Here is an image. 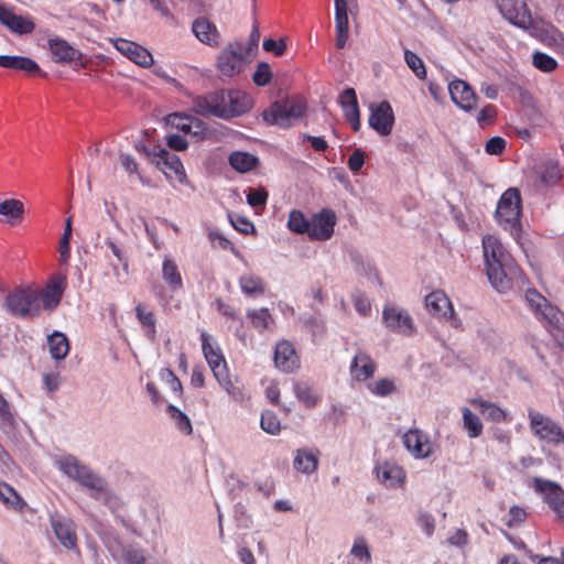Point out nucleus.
<instances>
[{
	"instance_id": "1",
	"label": "nucleus",
	"mask_w": 564,
	"mask_h": 564,
	"mask_svg": "<svg viewBox=\"0 0 564 564\" xmlns=\"http://www.w3.org/2000/svg\"><path fill=\"white\" fill-rule=\"evenodd\" d=\"M481 245L486 274L492 288L503 293L513 282H523L522 270L497 236H484Z\"/></svg>"
},
{
	"instance_id": "2",
	"label": "nucleus",
	"mask_w": 564,
	"mask_h": 564,
	"mask_svg": "<svg viewBox=\"0 0 564 564\" xmlns=\"http://www.w3.org/2000/svg\"><path fill=\"white\" fill-rule=\"evenodd\" d=\"M193 106L197 113L229 119L247 112L251 98L240 90H218L196 97Z\"/></svg>"
},
{
	"instance_id": "3",
	"label": "nucleus",
	"mask_w": 564,
	"mask_h": 564,
	"mask_svg": "<svg viewBox=\"0 0 564 564\" xmlns=\"http://www.w3.org/2000/svg\"><path fill=\"white\" fill-rule=\"evenodd\" d=\"M521 197L517 188H508L500 197L496 219L500 227L508 230L513 237H518L521 231Z\"/></svg>"
},
{
	"instance_id": "4",
	"label": "nucleus",
	"mask_w": 564,
	"mask_h": 564,
	"mask_svg": "<svg viewBox=\"0 0 564 564\" xmlns=\"http://www.w3.org/2000/svg\"><path fill=\"white\" fill-rule=\"evenodd\" d=\"M306 109L302 98L292 97L273 102L263 111V120L280 128H289L301 118Z\"/></svg>"
},
{
	"instance_id": "5",
	"label": "nucleus",
	"mask_w": 564,
	"mask_h": 564,
	"mask_svg": "<svg viewBox=\"0 0 564 564\" xmlns=\"http://www.w3.org/2000/svg\"><path fill=\"white\" fill-rule=\"evenodd\" d=\"M4 308L9 314L20 318H34L40 315L39 296L33 288H17L4 300Z\"/></svg>"
},
{
	"instance_id": "6",
	"label": "nucleus",
	"mask_w": 564,
	"mask_h": 564,
	"mask_svg": "<svg viewBox=\"0 0 564 564\" xmlns=\"http://www.w3.org/2000/svg\"><path fill=\"white\" fill-rule=\"evenodd\" d=\"M54 465L69 479L78 482L88 491L100 479V475L76 456L66 454L54 459Z\"/></svg>"
},
{
	"instance_id": "7",
	"label": "nucleus",
	"mask_w": 564,
	"mask_h": 564,
	"mask_svg": "<svg viewBox=\"0 0 564 564\" xmlns=\"http://www.w3.org/2000/svg\"><path fill=\"white\" fill-rule=\"evenodd\" d=\"M502 17L514 26L538 34L543 21H534L524 0H497Z\"/></svg>"
},
{
	"instance_id": "8",
	"label": "nucleus",
	"mask_w": 564,
	"mask_h": 564,
	"mask_svg": "<svg viewBox=\"0 0 564 564\" xmlns=\"http://www.w3.org/2000/svg\"><path fill=\"white\" fill-rule=\"evenodd\" d=\"M528 416L530 429L539 440L554 446L564 443V431L557 422L532 409L529 410Z\"/></svg>"
},
{
	"instance_id": "9",
	"label": "nucleus",
	"mask_w": 564,
	"mask_h": 564,
	"mask_svg": "<svg viewBox=\"0 0 564 564\" xmlns=\"http://www.w3.org/2000/svg\"><path fill=\"white\" fill-rule=\"evenodd\" d=\"M532 487L556 517L564 520V489L557 482L540 477L533 479Z\"/></svg>"
},
{
	"instance_id": "10",
	"label": "nucleus",
	"mask_w": 564,
	"mask_h": 564,
	"mask_svg": "<svg viewBox=\"0 0 564 564\" xmlns=\"http://www.w3.org/2000/svg\"><path fill=\"white\" fill-rule=\"evenodd\" d=\"M382 321L384 326L395 334L412 336L415 332L413 318L402 307L386 305L382 311Z\"/></svg>"
},
{
	"instance_id": "11",
	"label": "nucleus",
	"mask_w": 564,
	"mask_h": 564,
	"mask_svg": "<svg viewBox=\"0 0 564 564\" xmlns=\"http://www.w3.org/2000/svg\"><path fill=\"white\" fill-rule=\"evenodd\" d=\"M402 443L415 459L429 458L435 452V445L430 435L420 429L406 431L402 436Z\"/></svg>"
},
{
	"instance_id": "12",
	"label": "nucleus",
	"mask_w": 564,
	"mask_h": 564,
	"mask_svg": "<svg viewBox=\"0 0 564 564\" xmlns=\"http://www.w3.org/2000/svg\"><path fill=\"white\" fill-rule=\"evenodd\" d=\"M245 65L242 45L240 43L228 44L218 55L217 67L221 75L232 77L239 74Z\"/></svg>"
},
{
	"instance_id": "13",
	"label": "nucleus",
	"mask_w": 564,
	"mask_h": 564,
	"mask_svg": "<svg viewBox=\"0 0 564 564\" xmlns=\"http://www.w3.org/2000/svg\"><path fill=\"white\" fill-rule=\"evenodd\" d=\"M336 215L329 208L314 214L310 219L308 237L311 240L325 241L332 238L336 225Z\"/></svg>"
},
{
	"instance_id": "14",
	"label": "nucleus",
	"mask_w": 564,
	"mask_h": 564,
	"mask_svg": "<svg viewBox=\"0 0 564 564\" xmlns=\"http://www.w3.org/2000/svg\"><path fill=\"white\" fill-rule=\"evenodd\" d=\"M369 126L380 135H389L394 123V115L391 105L388 101H381L379 105L370 106Z\"/></svg>"
},
{
	"instance_id": "15",
	"label": "nucleus",
	"mask_w": 564,
	"mask_h": 564,
	"mask_svg": "<svg viewBox=\"0 0 564 564\" xmlns=\"http://www.w3.org/2000/svg\"><path fill=\"white\" fill-rule=\"evenodd\" d=\"M152 162L165 174L167 178L183 182L186 177L180 158L165 149H160L153 154Z\"/></svg>"
},
{
	"instance_id": "16",
	"label": "nucleus",
	"mask_w": 564,
	"mask_h": 564,
	"mask_svg": "<svg viewBox=\"0 0 564 564\" xmlns=\"http://www.w3.org/2000/svg\"><path fill=\"white\" fill-rule=\"evenodd\" d=\"M448 91L452 101L464 111L470 112L476 108L478 97L466 82L462 79L451 82Z\"/></svg>"
},
{
	"instance_id": "17",
	"label": "nucleus",
	"mask_w": 564,
	"mask_h": 564,
	"mask_svg": "<svg viewBox=\"0 0 564 564\" xmlns=\"http://www.w3.org/2000/svg\"><path fill=\"white\" fill-rule=\"evenodd\" d=\"M113 46L122 55L127 56L141 67H149L154 62L152 54L145 47L135 42L128 41L126 39H117L113 42Z\"/></svg>"
},
{
	"instance_id": "18",
	"label": "nucleus",
	"mask_w": 564,
	"mask_h": 564,
	"mask_svg": "<svg viewBox=\"0 0 564 564\" xmlns=\"http://www.w3.org/2000/svg\"><path fill=\"white\" fill-rule=\"evenodd\" d=\"M65 279L56 276L50 281L45 288L37 290L35 294L39 296V303L47 311H53L61 302L64 292Z\"/></svg>"
},
{
	"instance_id": "19",
	"label": "nucleus",
	"mask_w": 564,
	"mask_h": 564,
	"mask_svg": "<svg viewBox=\"0 0 564 564\" xmlns=\"http://www.w3.org/2000/svg\"><path fill=\"white\" fill-rule=\"evenodd\" d=\"M200 339L204 357L210 367L214 377L216 378L217 376L226 372L228 370L227 364L219 347L210 343V336L206 332L200 333Z\"/></svg>"
},
{
	"instance_id": "20",
	"label": "nucleus",
	"mask_w": 564,
	"mask_h": 564,
	"mask_svg": "<svg viewBox=\"0 0 564 564\" xmlns=\"http://www.w3.org/2000/svg\"><path fill=\"white\" fill-rule=\"evenodd\" d=\"M0 23L17 34H29L35 29L32 19L15 14L2 3H0Z\"/></svg>"
},
{
	"instance_id": "21",
	"label": "nucleus",
	"mask_w": 564,
	"mask_h": 564,
	"mask_svg": "<svg viewBox=\"0 0 564 564\" xmlns=\"http://www.w3.org/2000/svg\"><path fill=\"white\" fill-rule=\"evenodd\" d=\"M274 362L275 366L284 372H292L299 367V358L290 341L282 340L276 344L274 350Z\"/></svg>"
},
{
	"instance_id": "22",
	"label": "nucleus",
	"mask_w": 564,
	"mask_h": 564,
	"mask_svg": "<svg viewBox=\"0 0 564 564\" xmlns=\"http://www.w3.org/2000/svg\"><path fill=\"white\" fill-rule=\"evenodd\" d=\"M425 307L436 317L447 318L453 315V306L448 296L441 290L433 291L425 296Z\"/></svg>"
},
{
	"instance_id": "23",
	"label": "nucleus",
	"mask_w": 564,
	"mask_h": 564,
	"mask_svg": "<svg viewBox=\"0 0 564 564\" xmlns=\"http://www.w3.org/2000/svg\"><path fill=\"white\" fill-rule=\"evenodd\" d=\"M377 477L386 487L395 488L400 486L405 478V473L401 466L392 462H383L376 468Z\"/></svg>"
},
{
	"instance_id": "24",
	"label": "nucleus",
	"mask_w": 564,
	"mask_h": 564,
	"mask_svg": "<svg viewBox=\"0 0 564 564\" xmlns=\"http://www.w3.org/2000/svg\"><path fill=\"white\" fill-rule=\"evenodd\" d=\"M377 365L371 357L359 350L351 360L350 375L358 381H365L373 376Z\"/></svg>"
},
{
	"instance_id": "25",
	"label": "nucleus",
	"mask_w": 564,
	"mask_h": 564,
	"mask_svg": "<svg viewBox=\"0 0 564 564\" xmlns=\"http://www.w3.org/2000/svg\"><path fill=\"white\" fill-rule=\"evenodd\" d=\"M88 492L90 498L101 501L111 510L121 506L120 498L109 488L104 477H100Z\"/></svg>"
},
{
	"instance_id": "26",
	"label": "nucleus",
	"mask_w": 564,
	"mask_h": 564,
	"mask_svg": "<svg viewBox=\"0 0 564 564\" xmlns=\"http://www.w3.org/2000/svg\"><path fill=\"white\" fill-rule=\"evenodd\" d=\"M193 32L204 44L216 46L219 44V33L216 25L205 18L196 19L193 23Z\"/></svg>"
},
{
	"instance_id": "27",
	"label": "nucleus",
	"mask_w": 564,
	"mask_h": 564,
	"mask_svg": "<svg viewBox=\"0 0 564 564\" xmlns=\"http://www.w3.org/2000/svg\"><path fill=\"white\" fill-rule=\"evenodd\" d=\"M0 67L21 70L30 75L41 73L35 61L30 57L19 55H0Z\"/></svg>"
},
{
	"instance_id": "28",
	"label": "nucleus",
	"mask_w": 564,
	"mask_h": 564,
	"mask_svg": "<svg viewBox=\"0 0 564 564\" xmlns=\"http://www.w3.org/2000/svg\"><path fill=\"white\" fill-rule=\"evenodd\" d=\"M48 47L56 63H70L80 57V53L62 39H51Z\"/></svg>"
},
{
	"instance_id": "29",
	"label": "nucleus",
	"mask_w": 564,
	"mask_h": 564,
	"mask_svg": "<svg viewBox=\"0 0 564 564\" xmlns=\"http://www.w3.org/2000/svg\"><path fill=\"white\" fill-rule=\"evenodd\" d=\"M215 379L234 401L243 403L250 399L245 386L240 384L237 379L232 380L229 377L228 370L217 376Z\"/></svg>"
},
{
	"instance_id": "30",
	"label": "nucleus",
	"mask_w": 564,
	"mask_h": 564,
	"mask_svg": "<svg viewBox=\"0 0 564 564\" xmlns=\"http://www.w3.org/2000/svg\"><path fill=\"white\" fill-rule=\"evenodd\" d=\"M52 528L58 541L68 550L77 547V538L70 521L52 520Z\"/></svg>"
},
{
	"instance_id": "31",
	"label": "nucleus",
	"mask_w": 564,
	"mask_h": 564,
	"mask_svg": "<svg viewBox=\"0 0 564 564\" xmlns=\"http://www.w3.org/2000/svg\"><path fill=\"white\" fill-rule=\"evenodd\" d=\"M162 278L172 292L183 289V279L174 260L165 257L162 263Z\"/></svg>"
},
{
	"instance_id": "32",
	"label": "nucleus",
	"mask_w": 564,
	"mask_h": 564,
	"mask_svg": "<svg viewBox=\"0 0 564 564\" xmlns=\"http://www.w3.org/2000/svg\"><path fill=\"white\" fill-rule=\"evenodd\" d=\"M293 391L297 400L308 409L317 406L322 400L321 393L308 382H295L293 384Z\"/></svg>"
},
{
	"instance_id": "33",
	"label": "nucleus",
	"mask_w": 564,
	"mask_h": 564,
	"mask_svg": "<svg viewBox=\"0 0 564 564\" xmlns=\"http://www.w3.org/2000/svg\"><path fill=\"white\" fill-rule=\"evenodd\" d=\"M239 286L247 296L263 295L265 292V282L261 276L253 273L242 274L239 278Z\"/></svg>"
},
{
	"instance_id": "34",
	"label": "nucleus",
	"mask_w": 564,
	"mask_h": 564,
	"mask_svg": "<svg viewBox=\"0 0 564 564\" xmlns=\"http://www.w3.org/2000/svg\"><path fill=\"white\" fill-rule=\"evenodd\" d=\"M47 345L53 359L63 360L69 352L68 339L66 335L61 332H54L50 335L47 338Z\"/></svg>"
},
{
	"instance_id": "35",
	"label": "nucleus",
	"mask_w": 564,
	"mask_h": 564,
	"mask_svg": "<svg viewBox=\"0 0 564 564\" xmlns=\"http://www.w3.org/2000/svg\"><path fill=\"white\" fill-rule=\"evenodd\" d=\"M0 500L7 508L19 512L26 507L25 500L7 482H0Z\"/></svg>"
},
{
	"instance_id": "36",
	"label": "nucleus",
	"mask_w": 564,
	"mask_h": 564,
	"mask_svg": "<svg viewBox=\"0 0 564 564\" xmlns=\"http://www.w3.org/2000/svg\"><path fill=\"white\" fill-rule=\"evenodd\" d=\"M258 162V158L249 152L236 151L229 155L230 166L239 173H247L253 170Z\"/></svg>"
},
{
	"instance_id": "37",
	"label": "nucleus",
	"mask_w": 564,
	"mask_h": 564,
	"mask_svg": "<svg viewBox=\"0 0 564 564\" xmlns=\"http://www.w3.org/2000/svg\"><path fill=\"white\" fill-rule=\"evenodd\" d=\"M135 315L139 323L143 327L144 335L147 336V338H149L150 340H154L156 335V319L153 312L148 310L145 305L138 304L135 306Z\"/></svg>"
},
{
	"instance_id": "38",
	"label": "nucleus",
	"mask_w": 564,
	"mask_h": 564,
	"mask_svg": "<svg viewBox=\"0 0 564 564\" xmlns=\"http://www.w3.org/2000/svg\"><path fill=\"white\" fill-rule=\"evenodd\" d=\"M294 468L303 474H312L318 465L317 456L306 449H297L293 462Z\"/></svg>"
},
{
	"instance_id": "39",
	"label": "nucleus",
	"mask_w": 564,
	"mask_h": 564,
	"mask_svg": "<svg viewBox=\"0 0 564 564\" xmlns=\"http://www.w3.org/2000/svg\"><path fill=\"white\" fill-rule=\"evenodd\" d=\"M24 205L22 202L10 198L0 203V215L8 218L9 224L15 225L22 220Z\"/></svg>"
},
{
	"instance_id": "40",
	"label": "nucleus",
	"mask_w": 564,
	"mask_h": 564,
	"mask_svg": "<svg viewBox=\"0 0 564 564\" xmlns=\"http://www.w3.org/2000/svg\"><path fill=\"white\" fill-rule=\"evenodd\" d=\"M471 404L477 406L481 414L494 422L510 421L507 412L497 404L485 400H473Z\"/></svg>"
},
{
	"instance_id": "41",
	"label": "nucleus",
	"mask_w": 564,
	"mask_h": 564,
	"mask_svg": "<svg viewBox=\"0 0 564 564\" xmlns=\"http://www.w3.org/2000/svg\"><path fill=\"white\" fill-rule=\"evenodd\" d=\"M352 263L357 274L365 276L369 281H372L379 285L381 284L379 273L369 260L362 258L359 254H355L352 257Z\"/></svg>"
},
{
	"instance_id": "42",
	"label": "nucleus",
	"mask_w": 564,
	"mask_h": 564,
	"mask_svg": "<svg viewBox=\"0 0 564 564\" xmlns=\"http://www.w3.org/2000/svg\"><path fill=\"white\" fill-rule=\"evenodd\" d=\"M536 35H540L544 41H547L550 45H553L564 54V34L558 29L544 22Z\"/></svg>"
},
{
	"instance_id": "43",
	"label": "nucleus",
	"mask_w": 564,
	"mask_h": 564,
	"mask_svg": "<svg viewBox=\"0 0 564 564\" xmlns=\"http://www.w3.org/2000/svg\"><path fill=\"white\" fill-rule=\"evenodd\" d=\"M536 318L543 322L549 329H557L562 323L563 315L557 307L546 302V305H543Z\"/></svg>"
},
{
	"instance_id": "44",
	"label": "nucleus",
	"mask_w": 564,
	"mask_h": 564,
	"mask_svg": "<svg viewBox=\"0 0 564 564\" xmlns=\"http://www.w3.org/2000/svg\"><path fill=\"white\" fill-rule=\"evenodd\" d=\"M463 425L470 438H476L482 433V423L478 415L468 408H462Z\"/></svg>"
},
{
	"instance_id": "45",
	"label": "nucleus",
	"mask_w": 564,
	"mask_h": 564,
	"mask_svg": "<svg viewBox=\"0 0 564 564\" xmlns=\"http://www.w3.org/2000/svg\"><path fill=\"white\" fill-rule=\"evenodd\" d=\"M336 46L344 48L349 34V22L347 12H335Z\"/></svg>"
},
{
	"instance_id": "46",
	"label": "nucleus",
	"mask_w": 564,
	"mask_h": 564,
	"mask_svg": "<svg viewBox=\"0 0 564 564\" xmlns=\"http://www.w3.org/2000/svg\"><path fill=\"white\" fill-rule=\"evenodd\" d=\"M349 554L364 564L371 563V552L367 540L364 536L354 539Z\"/></svg>"
},
{
	"instance_id": "47",
	"label": "nucleus",
	"mask_w": 564,
	"mask_h": 564,
	"mask_svg": "<svg viewBox=\"0 0 564 564\" xmlns=\"http://www.w3.org/2000/svg\"><path fill=\"white\" fill-rule=\"evenodd\" d=\"M541 182L546 186H553L562 178V169L560 163L550 160L545 163L543 171L540 175Z\"/></svg>"
},
{
	"instance_id": "48",
	"label": "nucleus",
	"mask_w": 564,
	"mask_h": 564,
	"mask_svg": "<svg viewBox=\"0 0 564 564\" xmlns=\"http://www.w3.org/2000/svg\"><path fill=\"white\" fill-rule=\"evenodd\" d=\"M288 228L295 234L308 235L310 229V219H306L304 214L301 210L293 209L289 214V219L286 224Z\"/></svg>"
},
{
	"instance_id": "49",
	"label": "nucleus",
	"mask_w": 564,
	"mask_h": 564,
	"mask_svg": "<svg viewBox=\"0 0 564 564\" xmlns=\"http://www.w3.org/2000/svg\"><path fill=\"white\" fill-rule=\"evenodd\" d=\"M247 315L251 319L253 327L259 332L268 329L273 321L269 310L265 307L249 310Z\"/></svg>"
},
{
	"instance_id": "50",
	"label": "nucleus",
	"mask_w": 564,
	"mask_h": 564,
	"mask_svg": "<svg viewBox=\"0 0 564 564\" xmlns=\"http://www.w3.org/2000/svg\"><path fill=\"white\" fill-rule=\"evenodd\" d=\"M532 65L543 73L554 72L558 63L555 58L543 52H534L532 55Z\"/></svg>"
},
{
	"instance_id": "51",
	"label": "nucleus",
	"mask_w": 564,
	"mask_h": 564,
	"mask_svg": "<svg viewBox=\"0 0 564 564\" xmlns=\"http://www.w3.org/2000/svg\"><path fill=\"white\" fill-rule=\"evenodd\" d=\"M167 412L181 432L186 435L192 433L193 427L191 420L184 412L172 404L167 406Z\"/></svg>"
},
{
	"instance_id": "52",
	"label": "nucleus",
	"mask_w": 564,
	"mask_h": 564,
	"mask_svg": "<svg viewBox=\"0 0 564 564\" xmlns=\"http://www.w3.org/2000/svg\"><path fill=\"white\" fill-rule=\"evenodd\" d=\"M404 61L409 68L420 79L426 78V68L421 57L410 50L404 51Z\"/></svg>"
},
{
	"instance_id": "53",
	"label": "nucleus",
	"mask_w": 564,
	"mask_h": 564,
	"mask_svg": "<svg viewBox=\"0 0 564 564\" xmlns=\"http://www.w3.org/2000/svg\"><path fill=\"white\" fill-rule=\"evenodd\" d=\"M260 426L265 433L271 435H278L281 431V422L272 411L262 412Z\"/></svg>"
},
{
	"instance_id": "54",
	"label": "nucleus",
	"mask_w": 564,
	"mask_h": 564,
	"mask_svg": "<svg viewBox=\"0 0 564 564\" xmlns=\"http://www.w3.org/2000/svg\"><path fill=\"white\" fill-rule=\"evenodd\" d=\"M370 392L378 397H387L395 391L394 381L388 378H381L368 386Z\"/></svg>"
},
{
	"instance_id": "55",
	"label": "nucleus",
	"mask_w": 564,
	"mask_h": 564,
	"mask_svg": "<svg viewBox=\"0 0 564 564\" xmlns=\"http://www.w3.org/2000/svg\"><path fill=\"white\" fill-rule=\"evenodd\" d=\"M192 117L193 116L175 112L166 116L165 122L167 126L175 128L186 134L187 130L191 128Z\"/></svg>"
},
{
	"instance_id": "56",
	"label": "nucleus",
	"mask_w": 564,
	"mask_h": 564,
	"mask_svg": "<svg viewBox=\"0 0 564 564\" xmlns=\"http://www.w3.org/2000/svg\"><path fill=\"white\" fill-rule=\"evenodd\" d=\"M268 196V192L263 187L249 188L247 193V203L253 208H263L267 204Z\"/></svg>"
},
{
	"instance_id": "57",
	"label": "nucleus",
	"mask_w": 564,
	"mask_h": 564,
	"mask_svg": "<svg viewBox=\"0 0 564 564\" xmlns=\"http://www.w3.org/2000/svg\"><path fill=\"white\" fill-rule=\"evenodd\" d=\"M186 134H189L195 141H202L207 139L210 132L204 121L192 117L191 128L187 130Z\"/></svg>"
},
{
	"instance_id": "58",
	"label": "nucleus",
	"mask_w": 564,
	"mask_h": 564,
	"mask_svg": "<svg viewBox=\"0 0 564 564\" xmlns=\"http://www.w3.org/2000/svg\"><path fill=\"white\" fill-rule=\"evenodd\" d=\"M252 79L257 86L268 85L272 79L270 65L265 62L259 63L256 72L253 73Z\"/></svg>"
},
{
	"instance_id": "59",
	"label": "nucleus",
	"mask_w": 564,
	"mask_h": 564,
	"mask_svg": "<svg viewBox=\"0 0 564 564\" xmlns=\"http://www.w3.org/2000/svg\"><path fill=\"white\" fill-rule=\"evenodd\" d=\"M527 511L519 506H512L508 512L506 524L509 528H517L521 525L527 519Z\"/></svg>"
},
{
	"instance_id": "60",
	"label": "nucleus",
	"mask_w": 564,
	"mask_h": 564,
	"mask_svg": "<svg viewBox=\"0 0 564 564\" xmlns=\"http://www.w3.org/2000/svg\"><path fill=\"white\" fill-rule=\"evenodd\" d=\"M525 300L534 312L535 316L540 315L541 308L543 305H546L547 302V300L535 290H528L525 293Z\"/></svg>"
},
{
	"instance_id": "61",
	"label": "nucleus",
	"mask_w": 564,
	"mask_h": 564,
	"mask_svg": "<svg viewBox=\"0 0 564 564\" xmlns=\"http://www.w3.org/2000/svg\"><path fill=\"white\" fill-rule=\"evenodd\" d=\"M341 108H343L346 119L349 121L352 129L355 131H358L360 128V115H359L358 102L351 104L348 106H344Z\"/></svg>"
},
{
	"instance_id": "62",
	"label": "nucleus",
	"mask_w": 564,
	"mask_h": 564,
	"mask_svg": "<svg viewBox=\"0 0 564 564\" xmlns=\"http://www.w3.org/2000/svg\"><path fill=\"white\" fill-rule=\"evenodd\" d=\"M262 47L267 52H272L275 56H282L285 53L286 43L283 39L279 41L267 39L263 41Z\"/></svg>"
},
{
	"instance_id": "63",
	"label": "nucleus",
	"mask_w": 564,
	"mask_h": 564,
	"mask_svg": "<svg viewBox=\"0 0 564 564\" xmlns=\"http://www.w3.org/2000/svg\"><path fill=\"white\" fill-rule=\"evenodd\" d=\"M506 140L501 137L490 138L485 145V150L488 154L499 155L505 151Z\"/></svg>"
},
{
	"instance_id": "64",
	"label": "nucleus",
	"mask_w": 564,
	"mask_h": 564,
	"mask_svg": "<svg viewBox=\"0 0 564 564\" xmlns=\"http://www.w3.org/2000/svg\"><path fill=\"white\" fill-rule=\"evenodd\" d=\"M354 306L356 311L362 315L366 316L371 310V304L369 299L364 293H356L352 296Z\"/></svg>"
}]
</instances>
